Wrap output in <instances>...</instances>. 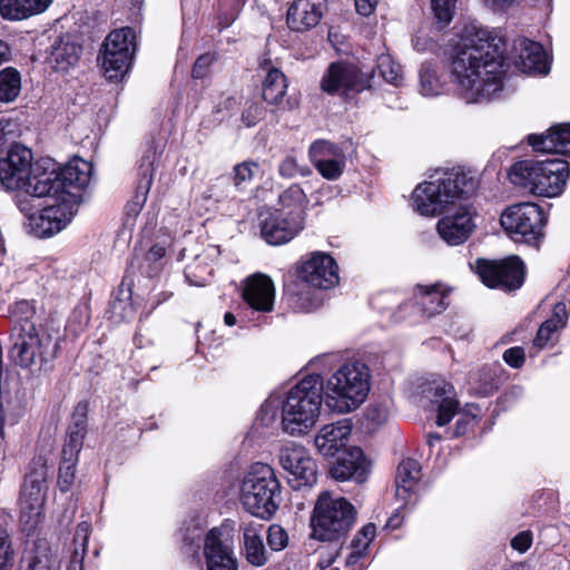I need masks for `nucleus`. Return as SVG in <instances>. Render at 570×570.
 I'll use <instances>...</instances> for the list:
<instances>
[{
    "label": "nucleus",
    "mask_w": 570,
    "mask_h": 570,
    "mask_svg": "<svg viewBox=\"0 0 570 570\" xmlns=\"http://www.w3.org/2000/svg\"><path fill=\"white\" fill-rule=\"evenodd\" d=\"M47 460L39 455L29 463L20 494V523L30 534L38 527L47 491Z\"/></svg>",
    "instance_id": "8"
},
{
    "label": "nucleus",
    "mask_w": 570,
    "mask_h": 570,
    "mask_svg": "<svg viewBox=\"0 0 570 570\" xmlns=\"http://www.w3.org/2000/svg\"><path fill=\"white\" fill-rule=\"evenodd\" d=\"M135 38V31L131 28L126 27L111 31L107 36L104 45H115L112 51L124 52L126 56L134 57L136 49Z\"/></svg>",
    "instance_id": "43"
},
{
    "label": "nucleus",
    "mask_w": 570,
    "mask_h": 570,
    "mask_svg": "<svg viewBox=\"0 0 570 570\" xmlns=\"http://www.w3.org/2000/svg\"><path fill=\"white\" fill-rule=\"evenodd\" d=\"M262 114L263 111L258 106L252 105L243 112V120L247 127H250L256 124Z\"/></svg>",
    "instance_id": "61"
},
{
    "label": "nucleus",
    "mask_w": 570,
    "mask_h": 570,
    "mask_svg": "<svg viewBox=\"0 0 570 570\" xmlns=\"http://www.w3.org/2000/svg\"><path fill=\"white\" fill-rule=\"evenodd\" d=\"M569 176L570 164L561 158L518 161L509 171L512 184L529 188L534 195L549 198L557 197L563 191Z\"/></svg>",
    "instance_id": "5"
},
{
    "label": "nucleus",
    "mask_w": 570,
    "mask_h": 570,
    "mask_svg": "<svg viewBox=\"0 0 570 570\" xmlns=\"http://www.w3.org/2000/svg\"><path fill=\"white\" fill-rule=\"evenodd\" d=\"M281 501V484L274 469L261 462L252 464L240 484L243 508L250 514L267 520L277 511Z\"/></svg>",
    "instance_id": "6"
},
{
    "label": "nucleus",
    "mask_w": 570,
    "mask_h": 570,
    "mask_svg": "<svg viewBox=\"0 0 570 570\" xmlns=\"http://www.w3.org/2000/svg\"><path fill=\"white\" fill-rule=\"evenodd\" d=\"M449 293V288L441 283L417 285L414 293L415 304L425 316L431 317L448 307Z\"/></svg>",
    "instance_id": "32"
},
{
    "label": "nucleus",
    "mask_w": 570,
    "mask_h": 570,
    "mask_svg": "<svg viewBox=\"0 0 570 570\" xmlns=\"http://www.w3.org/2000/svg\"><path fill=\"white\" fill-rule=\"evenodd\" d=\"M376 68L382 78L394 86H400L403 81L402 67L394 61L390 55H381L377 58Z\"/></svg>",
    "instance_id": "45"
},
{
    "label": "nucleus",
    "mask_w": 570,
    "mask_h": 570,
    "mask_svg": "<svg viewBox=\"0 0 570 570\" xmlns=\"http://www.w3.org/2000/svg\"><path fill=\"white\" fill-rule=\"evenodd\" d=\"M476 181L461 170L438 171L430 180L415 187L414 209L423 216H436L454 205L455 199L473 194Z\"/></svg>",
    "instance_id": "3"
},
{
    "label": "nucleus",
    "mask_w": 570,
    "mask_h": 570,
    "mask_svg": "<svg viewBox=\"0 0 570 570\" xmlns=\"http://www.w3.org/2000/svg\"><path fill=\"white\" fill-rule=\"evenodd\" d=\"M245 2L246 0H234L233 9L230 12H225L223 8H220V13L223 16L225 27L229 26L236 19Z\"/></svg>",
    "instance_id": "62"
},
{
    "label": "nucleus",
    "mask_w": 570,
    "mask_h": 570,
    "mask_svg": "<svg viewBox=\"0 0 570 570\" xmlns=\"http://www.w3.org/2000/svg\"><path fill=\"white\" fill-rule=\"evenodd\" d=\"M372 75L362 72L355 65L334 62L330 65L322 79V89L328 94L343 95L348 91H362L371 85Z\"/></svg>",
    "instance_id": "18"
},
{
    "label": "nucleus",
    "mask_w": 570,
    "mask_h": 570,
    "mask_svg": "<svg viewBox=\"0 0 570 570\" xmlns=\"http://www.w3.org/2000/svg\"><path fill=\"white\" fill-rule=\"evenodd\" d=\"M259 166L255 161H243L234 167V185L240 188L243 185L250 183L258 171Z\"/></svg>",
    "instance_id": "50"
},
{
    "label": "nucleus",
    "mask_w": 570,
    "mask_h": 570,
    "mask_svg": "<svg viewBox=\"0 0 570 570\" xmlns=\"http://www.w3.org/2000/svg\"><path fill=\"white\" fill-rule=\"evenodd\" d=\"M528 142L537 151L570 156V124L556 125L548 130L547 135H529Z\"/></svg>",
    "instance_id": "30"
},
{
    "label": "nucleus",
    "mask_w": 570,
    "mask_h": 570,
    "mask_svg": "<svg viewBox=\"0 0 570 570\" xmlns=\"http://www.w3.org/2000/svg\"><path fill=\"white\" fill-rule=\"evenodd\" d=\"M420 87L422 95L426 97L436 96L441 92L442 83L435 71L429 66H422L420 69Z\"/></svg>",
    "instance_id": "47"
},
{
    "label": "nucleus",
    "mask_w": 570,
    "mask_h": 570,
    "mask_svg": "<svg viewBox=\"0 0 570 570\" xmlns=\"http://www.w3.org/2000/svg\"><path fill=\"white\" fill-rule=\"evenodd\" d=\"M204 556L206 570H237V561L230 547L222 540V532L212 529L205 539Z\"/></svg>",
    "instance_id": "26"
},
{
    "label": "nucleus",
    "mask_w": 570,
    "mask_h": 570,
    "mask_svg": "<svg viewBox=\"0 0 570 570\" xmlns=\"http://www.w3.org/2000/svg\"><path fill=\"white\" fill-rule=\"evenodd\" d=\"M354 1H355L356 11L364 17L372 14L377 4V0H354Z\"/></svg>",
    "instance_id": "63"
},
{
    "label": "nucleus",
    "mask_w": 570,
    "mask_h": 570,
    "mask_svg": "<svg viewBox=\"0 0 570 570\" xmlns=\"http://www.w3.org/2000/svg\"><path fill=\"white\" fill-rule=\"evenodd\" d=\"M433 391L434 399L432 403L436 405L438 410L435 422L439 426H444L456 414L459 403L454 399L453 386L450 383H435Z\"/></svg>",
    "instance_id": "35"
},
{
    "label": "nucleus",
    "mask_w": 570,
    "mask_h": 570,
    "mask_svg": "<svg viewBox=\"0 0 570 570\" xmlns=\"http://www.w3.org/2000/svg\"><path fill=\"white\" fill-rule=\"evenodd\" d=\"M370 472V462L362 449L352 446L345 449L330 468V474L336 481L353 480L362 483Z\"/></svg>",
    "instance_id": "23"
},
{
    "label": "nucleus",
    "mask_w": 570,
    "mask_h": 570,
    "mask_svg": "<svg viewBox=\"0 0 570 570\" xmlns=\"http://www.w3.org/2000/svg\"><path fill=\"white\" fill-rule=\"evenodd\" d=\"M325 405L335 413L357 410L371 389V374L366 364L354 361L341 364L325 380H321Z\"/></svg>",
    "instance_id": "2"
},
{
    "label": "nucleus",
    "mask_w": 570,
    "mask_h": 570,
    "mask_svg": "<svg viewBox=\"0 0 570 570\" xmlns=\"http://www.w3.org/2000/svg\"><path fill=\"white\" fill-rule=\"evenodd\" d=\"M304 228L303 218L284 210L267 209L261 214V235L269 245L291 242Z\"/></svg>",
    "instance_id": "20"
},
{
    "label": "nucleus",
    "mask_w": 570,
    "mask_h": 570,
    "mask_svg": "<svg viewBox=\"0 0 570 570\" xmlns=\"http://www.w3.org/2000/svg\"><path fill=\"white\" fill-rule=\"evenodd\" d=\"M458 0H431V8L435 19L443 24H449L454 16Z\"/></svg>",
    "instance_id": "49"
},
{
    "label": "nucleus",
    "mask_w": 570,
    "mask_h": 570,
    "mask_svg": "<svg viewBox=\"0 0 570 570\" xmlns=\"http://www.w3.org/2000/svg\"><path fill=\"white\" fill-rule=\"evenodd\" d=\"M308 154L311 161L325 179L336 180L343 174L346 157L338 146L317 140L311 145Z\"/></svg>",
    "instance_id": "21"
},
{
    "label": "nucleus",
    "mask_w": 570,
    "mask_h": 570,
    "mask_svg": "<svg viewBox=\"0 0 570 570\" xmlns=\"http://www.w3.org/2000/svg\"><path fill=\"white\" fill-rule=\"evenodd\" d=\"M474 215L470 206L452 205L438 222V234L450 246L463 244L475 228Z\"/></svg>",
    "instance_id": "19"
},
{
    "label": "nucleus",
    "mask_w": 570,
    "mask_h": 570,
    "mask_svg": "<svg viewBox=\"0 0 570 570\" xmlns=\"http://www.w3.org/2000/svg\"><path fill=\"white\" fill-rule=\"evenodd\" d=\"M91 533V525L87 521L78 523L72 540L70 560L66 570H83V558L87 552V543Z\"/></svg>",
    "instance_id": "41"
},
{
    "label": "nucleus",
    "mask_w": 570,
    "mask_h": 570,
    "mask_svg": "<svg viewBox=\"0 0 570 570\" xmlns=\"http://www.w3.org/2000/svg\"><path fill=\"white\" fill-rule=\"evenodd\" d=\"M352 433V423L344 419L323 425L314 438L317 452L324 458H333L344 451Z\"/></svg>",
    "instance_id": "24"
},
{
    "label": "nucleus",
    "mask_w": 570,
    "mask_h": 570,
    "mask_svg": "<svg viewBox=\"0 0 570 570\" xmlns=\"http://www.w3.org/2000/svg\"><path fill=\"white\" fill-rule=\"evenodd\" d=\"M16 331L10 348V357L16 364L28 367L48 363L57 356L58 342L48 332L38 330L28 321L16 327Z\"/></svg>",
    "instance_id": "9"
},
{
    "label": "nucleus",
    "mask_w": 570,
    "mask_h": 570,
    "mask_svg": "<svg viewBox=\"0 0 570 570\" xmlns=\"http://www.w3.org/2000/svg\"><path fill=\"white\" fill-rule=\"evenodd\" d=\"M283 402L279 396L277 395H271L261 406L257 420L261 422L264 426H271L273 425L277 417H278V411L282 407L283 409Z\"/></svg>",
    "instance_id": "46"
},
{
    "label": "nucleus",
    "mask_w": 570,
    "mask_h": 570,
    "mask_svg": "<svg viewBox=\"0 0 570 570\" xmlns=\"http://www.w3.org/2000/svg\"><path fill=\"white\" fill-rule=\"evenodd\" d=\"M480 412L481 411L478 406L470 405L456 422V435L464 434L468 431V425L476 422L480 416Z\"/></svg>",
    "instance_id": "57"
},
{
    "label": "nucleus",
    "mask_w": 570,
    "mask_h": 570,
    "mask_svg": "<svg viewBox=\"0 0 570 570\" xmlns=\"http://www.w3.org/2000/svg\"><path fill=\"white\" fill-rule=\"evenodd\" d=\"M532 540H533V537H532V532L531 531H528V530L527 531H522V532L518 533L515 537L512 538L511 547L515 551H518L520 553H524L531 547Z\"/></svg>",
    "instance_id": "59"
},
{
    "label": "nucleus",
    "mask_w": 570,
    "mask_h": 570,
    "mask_svg": "<svg viewBox=\"0 0 570 570\" xmlns=\"http://www.w3.org/2000/svg\"><path fill=\"white\" fill-rule=\"evenodd\" d=\"M21 89L19 72L12 68H6L0 72V101L14 100Z\"/></svg>",
    "instance_id": "44"
},
{
    "label": "nucleus",
    "mask_w": 570,
    "mask_h": 570,
    "mask_svg": "<svg viewBox=\"0 0 570 570\" xmlns=\"http://www.w3.org/2000/svg\"><path fill=\"white\" fill-rule=\"evenodd\" d=\"M47 205L37 215H29L27 228L37 237H50L70 224L73 218L80 196L73 191L57 195H46Z\"/></svg>",
    "instance_id": "12"
},
{
    "label": "nucleus",
    "mask_w": 570,
    "mask_h": 570,
    "mask_svg": "<svg viewBox=\"0 0 570 570\" xmlns=\"http://www.w3.org/2000/svg\"><path fill=\"white\" fill-rule=\"evenodd\" d=\"M326 8V0H295L287 10V26L298 32L311 30L320 23Z\"/></svg>",
    "instance_id": "25"
},
{
    "label": "nucleus",
    "mask_w": 570,
    "mask_h": 570,
    "mask_svg": "<svg viewBox=\"0 0 570 570\" xmlns=\"http://www.w3.org/2000/svg\"><path fill=\"white\" fill-rule=\"evenodd\" d=\"M26 570H60V561L47 541H38L27 559Z\"/></svg>",
    "instance_id": "40"
},
{
    "label": "nucleus",
    "mask_w": 570,
    "mask_h": 570,
    "mask_svg": "<svg viewBox=\"0 0 570 570\" xmlns=\"http://www.w3.org/2000/svg\"><path fill=\"white\" fill-rule=\"evenodd\" d=\"M505 45L488 28L466 26L455 45L451 75L459 95L468 104L491 100L502 91L507 72Z\"/></svg>",
    "instance_id": "1"
},
{
    "label": "nucleus",
    "mask_w": 570,
    "mask_h": 570,
    "mask_svg": "<svg viewBox=\"0 0 570 570\" xmlns=\"http://www.w3.org/2000/svg\"><path fill=\"white\" fill-rule=\"evenodd\" d=\"M156 159V150L149 149L142 157L139 166V181L136 193L126 205V216L135 219L142 209L154 178V163Z\"/></svg>",
    "instance_id": "29"
},
{
    "label": "nucleus",
    "mask_w": 570,
    "mask_h": 570,
    "mask_svg": "<svg viewBox=\"0 0 570 570\" xmlns=\"http://www.w3.org/2000/svg\"><path fill=\"white\" fill-rule=\"evenodd\" d=\"M203 531L199 527H194L191 530L187 529L183 537L185 544L193 546L202 540Z\"/></svg>",
    "instance_id": "64"
},
{
    "label": "nucleus",
    "mask_w": 570,
    "mask_h": 570,
    "mask_svg": "<svg viewBox=\"0 0 570 570\" xmlns=\"http://www.w3.org/2000/svg\"><path fill=\"white\" fill-rule=\"evenodd\" d=\"M78 460H69L62 456L59 468L58 484L61 491H69L76 476V463Z\"/></svg>",
    "instance_id": "52"
},
{
    "label": "nucleus",
    "mask_w": 570,
    "mask_h": 570,
    "mask_svg": "<svg viewBox=\"0 0 570 570\" xmlns=\"http://www.w3.org/2000/svg\"><path fill=\"white\" fill-rule=\"evenodd\" d=\"M14 552L7 530L0 528V570H11Z\"/></svg>",
    "instance_id": "54"
},
{
    "label": "nucleus",
    "mask_w": 570,
    "mask_h": 570,
    "mask_svg": "<svg viewBox=\"0 0 570 570\" xmlns=\"http://www.w3.org/2000/svg\"><path fill=\"white\" fill-rule=\"evenodd\" d=\"M244 553L245 558L254 567H263L268 561V553L264 546L259 530L248 524L244 528Z\"/></svg>",
    "instance_id": "38"
},
{
    "label": "nucleus",
    "mask_w": 570,
    "mask_h": 570,
    "mask_svg": "<svg viewBox=\"0 0 570 570\" xmlns=\"http://www.w3.org/2000/svg\"><path fill=\"white\" fill-rule=\"evenodd\" d=\"M568 321L567 306L563 302H559L553 306L551 316L541 324L533 341L534 346L542 348L554 335L566 326Z\"/></svg>",
    "instance_id": "36"
},
{
    "label": "nucleus",
    "mask_w": 570,
    "mask_h": 570,
    "mask_svg": "<svg viewBox=\"0 0 570 570\" xmlns=\"http://www.w3.org/2000/svg\"><path fill=\"white\" fill-rule=\"evenodd\" d=\"M267 544L273 551L284 550L289 542L286 530L279 524H272L267 530Z\"/></svg>",
    "instance_id": "51"
},
{
    "label": "nucleus",
    "mask_w": 570,
    "mask_h": 570,
    "mask_svg": "<svg viewBox=\"0 0 570 570\" xmlns=\"http://www.w3.org/2000/svg\"><path fill=\"white\" fill-rule=\"evenodd\" d=\"M420 479L421 466L416 460L404 459L399 464L395 475V495L404 505L415 501Z\"/></svg>",
    "instance_id": "31"
},
{
    "label": "nucleus",
    "mask_w": 570,
    "mask_h": 570,
    "mask_svg": "<svg viewBox=\"0 0 570 570\" xmlns=\"http://www.w3.org/2000/svg\"><path fill=\"white\" fill-rule=\"evenodd\" d=\"M242 297L248 307L257 313H271L275 303V286L272 278L256 273L246 278Z\"/></svg>",
    "instance_id": "22"
},
{
    "label": "nucleus",
    "mask_w": 570,
    "mask_h": 570,
    "mask_svg": "<svg viewBox=\"0 0 570 570\" xmlns=\"http://www.w3.org/2000/svg\"><path fill=\"white\" fill-rule=\"evenodd\" d=\"M278 173L282 177L293 178L297 175L307 176L311 169L307 166L299 165L294 156H286L278 166Z\"/></svg>",
    "instance_id": "53"
},
{
    "label": "nucleus",
    "mask_w": 570,
    "mask_h": 570,
    "mask_svg": "<svg viewBox=\"0 0 570 570\" xmlns=\"http://www.w3.org/2000/svg\"><path fill=\"white\" fill-rule=\"evenodd\" d=\"M514 49L518 52L515 65L523 73L547 75L549 72V60L543 47L529 39H520L515 42Z\"/></svg>",
    "instance_id": "27"
},
{
    "label": "nucleus",
    "mask_w": 570,
    "mask_h": 570,
    "mask_svg": "<svg viewBox=\"0 0 570 570\" xmlns=\"http://www.w3.org/2000/svg\"><path fill=\"white\" fill-rule=\"evenodd\" d=\"M81 51L78 37L67 33L55 41L49 60L52 68L66 71L78 62Z\"/></svg>",
    "instance_id": "33"
},
{
    "label": "nucleus",
    "mask_w": 570,
    "mask_h": 570,
    "mask_svg": "<svg viewBox=\"0 0 570 570\" xmlns=\"http://www.w3.org/2000/svg\"><path fill=\"white\" fill-rule=\"evenodd\" d=\"M278 462L287 472V480L294 490L312 487L317 479V465L307 449L295 442L281 446Z\"/></svg>",
    "instance_id": "16"
},
{
    "label": "nucleus",
    "mask_w": 570,
    "mask_h": 570,
    "mask_svg": "<svg viewBox=\"0 0 570 570\" xmlns=\"http://www.w3.org/2000/svg\"><path fill=\"white\" fill-rule=\"evenodd\" d=\"M88 404L79 402L71 416L62 455L69 460H78L87 433Z\"/></svg>",
    "instance_id": "28"
},
{
    "label": "nucleus",
    "mask_w": 570,
    "mask_h": 570,
    "mask_svg": "<svg viewBox=\"0 0 570 570\" xmlns=\"http://www.w3.org/2000/svg\"><path fill=\"white\" fill-rule=\"evenodd\" d=\"M475 273L488 287L514 291L523 284L524 264L517 256L502 261L478 259Z\"/></svg>",
    "instance_id": "15"
},
{
    "label": "nucleus",
    "mask_w": 570,
    "mask_h": 570,
    "mask_svg": "<svg viewBox=\"0 0 570 570\" xmlns=\"http://www.w3.org/2000/svg\"><path fill=\"white\" fill-rule=\"evenodd\" d=\"M52 0H0V16L4 20L18 21L42 13Z\"/></svg>",
    "instance_id": "34"
},
{
    "label": "nucleus",
    "mask_w": 570,
    "mask_h": 570,
    "mask_svg": "<svg viewBox=\"0 0 570 570\" xmlns=\"http://www.w3.org/2000/svg\"><path fill=\"white\" fill-rule=\"evenodd\" d=\"M375 535L376 527L373 523L364 525L352 540L351 549L361 550L365 554Z\"/></svg>",
    "instance_id": "55"
},
{
    "label": "nucleus",
    "mask_w": 570,
    "mask_h": 570,
    "mask_svg": "<svg viewBox=\"0 0 570 570\" xmlns=\"http://www.w3.org/2000/svg\"><path fill=\"white\" fill-rule=\"evenodd\" d=\"M298 277L313 287L328 289L338 284V266L327 253L313 252L301 261Z\"/></svg>",
    "instance_id": "17"
},
{
    "label": "nucleus",
    "mask_w": 570,
    "mask_h": 570,
    "mask_svg": "<svg viewBox=\"0 0 570 570\" xmlns=\"http://www.w3.org/2000/svg\"><path fill=\"white\" fill-rule=\"evenodd\" d=\"M524 357V350L520 346L508 348L503 353V360L505 361V363L514 368H519L523 365Z\"/></svg>",
    "instance_id": "58"
},
{
    "label": "nucleus",
    "mask_w": 570,
    "mask_h": 570,
    "mask_svg": "<svg viewBox=\"0 0 570 570\" xmlns=\"http://www.w3.org/2000/svg\"><path fill=\"white\" fill-rule=\"evenodd\" d=\"M47 205L37 215H29L27 228L37 237H50L70 224L73 218L80 196L73 191L57 195H46Z\"/></svg>",
    "instance_id": "11"
},
{
    "label": "nucleus",
    "mask_w": 570,
    "mask_h": 570,
    "mask_svg": "<svg viewBox=\"0 0 570 570\" xmlns=\"http://www.w3.org/2000/svg\"><path fill=\"white\" fill-rule=\"evenodd\" d=\"M354 521V507L346 499L324 491L318 495L311 518L313 537L321 541L340 540Z\"/></svg>",
    "instance_id": "7"
},
{
    "label": "nucleus",
    "mask_w": 570,
    "mask_h": 570,
    "mask_svg": "<svg viewBox=\"0 0 570 570\" xmlns=\"http://www.w3.org/2000/svg\"><path fill=\"white\" fill-rule=\"evenodd\" d=\"M215 60L214 55L212 53H204L198 57V59L195 61L191 75L196 79H203L205 78L210 70V66L213 65Z\"/></svg>",
    "instance_id": "56"
},
{
    "label": "nucleus",
    "mask_w": 570,
    "mask_h": 570,
    "mask_svg": "<svg viewBox=\"0 0 570 570\" xmlns=\"http://www.w3.org/2000/svg\"><path fill=\"white\" fill-rule=\"evenodd\" d=\"M321 376L303 377L288 392L283 402L282 429L289 435L307 433L316 423L322 404Z\"/></svg>",
    "instance_id": "4"
},
{
    "label": "nucleus",
    "mask_w": 570,
    "mask_h": 570,
    "mask_svg": "<svg viewBox=\"0 0 570 570\" xmlns=\"http://www.w3.org/2000/svg\"><path fill=\"white\" fill-rule=\"evenodd\" d=\"M20 136V127L16 119L7 116H0V150L8 144H16L14 140Z\"/></svg>",
    "instance_id": "48"
},
{
    "label": "nucleus",
    "mask_w": 570,
    "mask_h": 570,
    "mask_svg": "<svg viewBox=\"0 0 570 570\" xmlns=\"http://www.w3.org/2000/svg\"><path fill=\"white\" fill-rule=\"evenodd\" d=\"M91 174L92 165L80 157H75L58 170L41 171L38 180L32 183L31 191L38 198L66 191H73L81 197L79 191L89 185Z\"/></svg>",
    "instance_id": "10"
},
{
    "label": "nucleus",
    "mask_w": 570,
    "mask_h": 570,
    "mask_svg": "<svg viewBox=\"0 0 570 570\" xmlns=\"http://www.w3.org/2000/svg\"><path fill=\"white\" fill-rule=\"evenodd\" d=\"M306 196L299 185L293 184L285 189L278 198V206L275 210L287 212L288 215H295L297 218L304 219V207Z\"/></svg>",
    "instance_id": "42"
},
{
    "label": "nucleus",
    "mask_w": 570,
    "mask_h": 570,
    "mask_svg": "<svg viewBox=\"0 0 570 570\" xmlns=\"http://www.w3.org/2000/svg\"><path fill=\"white\" fill-rule=\"evenodd\" d=\"M32 153L20 144H11L4 157L0 158V186L6 190H23L32 195V183L41 171L31 169Z\"/></svg>",
    "instance_id": "13"
},
{
    "label": "nucleus",
    "mask_w": 570,
    "mask_h": 570,
    "mask_svg": "<svg viewBox=\"0 0 570 570\" xmlns=\"http://www.w3.org/2000/svg\"><path fill=\"white\" fill-rule=\"evenodd\" d=\"M287 89L285 75L276 68H272L263 83V99L268 104L279 107Z\"/></svg>",
    "instance_id": "39"
},
{
    "label": "nucleus",
    "mask_w": 570,
    "mask_h": 570,
    "mask_svg": "<svg viewBox=\"0 0 570 570\" xmlns=\"http://www.w3.org/2000/svg\"><path fill=\"white\" fill-rule=\"evenodd\" d=\"M500 223L514 242L535 244L542 236L546 217L538 205L521 203L507 208Z\"/></svg>",
    "instance_id": "14"
},
{
    "label": "nucleus",
    "mask_w": 570,
    "mask_h": 570,
    "mask_svg": "<svg viewBox=\"0 0 570 570\" xmlns=\"http://www.w3.org/2000/svg\"><path fill=\"white\" fill-rule=\"evenodd\" d=\"M389 417L387 410L380 405L367 407L366 419L374 424H383Z\"/></svg>",
    "instance_id": "60"
},
{
    "label": "nucleus",
    "mask_w": 570,
    "mask_h": 570,
    "mask_svg": "<svg viewBox=\"0 0 570 570\" xmlns=\"http://www.w3.org/2000/svg\"><path fill=\"white\" fill-rule=\"evenodd\" d=\"M115 45H102L101 67L109 80H119L129 70L132 57L124 52H115Z\"/></svg>",
    "instance_id": "37"
}]
</instances>
